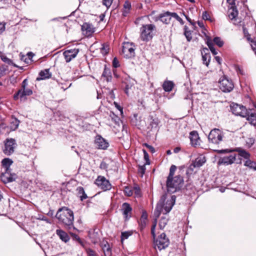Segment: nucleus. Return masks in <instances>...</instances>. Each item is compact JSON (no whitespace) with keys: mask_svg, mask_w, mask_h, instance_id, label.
I'll use <instances>...</instances> for the list:
<instances>
[{"mask_svg":"<svg viewBox=\"0 0 256 256\" xmlns=\"http://www.w3.org/2000/svg\"><path fill=\"white\" fill-rule=\"evenodd\" d=\"M58 223L68 229L74 228V216L73 212L67 207L60 208L56 215Z\"/></svg>","mask_w":256,"mask_h":256,"instance_id":"nucleus-1","label":"nucleus"},{"mask_svg":"<svg viewBox=\"0 0 256 256\" xmlns=\"http://www.w3.org/2000/svg\"><path fill=\"white\" fill-rule=\"evenodd\" d=\"M166 194H163L158 202L156 209L154 211V216L156 217V220L160 216L162 212L163 214H167L172 210V206L175 204L176 196H172L170 200H167L166 203L164 202L166 200Z\"/></svg>","mask_w":256,"mask_h":256,"instance_id":"nucleus-2","label":"nucleus"},{"mask_svg":"<svg viewBox=\"0 0 256 256\" xmlns=\"http://www.w3.org/2000/svg\"><path fill=\"white\" fill-rule=\"evenodd\" d=\"M184 184V178L180 174L172 178H166V188L169 194H174L180 190Z\"/></svg>","mask_w":256,"mask_h":256,"instance_id":"nucleus-3","label":"nucleus"},{"mask_svg":"<svg viewBox=\"0 0 256 256\" xmlns=\"http://www.w3.org/2000/svg\"><path fill=\"white\" fill-rule=\"evenodd\" d=\"M28 80L26 78L21 84V88L13 96V98L15 100L20 99V102H25L27 100L28 96L32 94V90L28 88Z\"/></svg>","mask_w":256,"mask_h":256,"instance_id":"nucleus-4","label":"nucleus"},{"mask_svg":"<svg viewBox=\"0 0 256 256\" xmlns=\"http://www.w3.org/2000/svg\"><path fill=\"white\" fill-rule=\"evenodd\" d=\"M156 30V26L153 24L142 25L140 28V38L144 42H148L154 36L153 30Z\"/></svg>","mask_w":256,"mask_h":256,"instance_id":"nucleus-5","label":"nucleus"},{"mask_svg":"<svg viewBox=\"0 0 256 256\" xmlns=\"http://www.w3.org/2000/svg\"><path fill=\"white\" fill-rule=\"evenodd\" d=\"M224 138V132L218 128H214L210 130L208 136V140L210 143L218 145L223 141Z\"/></svg>","mask_w":256,"mask_h":256,"instance_id":"nucleus-6","label":"nucleus"},{"mask_svg":"<svg viewBox=\"0 0 256 256\" xmlns=\"http://www.w3.org/2000/svg\"><path fill=\"white\" fill-rule=\"evenodd\" d=\"M136 45L133 42H124L122 54L126 58H132L135 56Z\"/></svg>","mask_w":256,"mask_h":256,"instance_id":"nucleus-7","label":"nucleus"},{"mask_svg":"<svg viewBox=\"0 0 256 256\" xmlns=\"http://www.w3.org/2000/svg\"><path fill=\"white\" fill-rule=\"evenodd\" d=\"M214 152H216L218 154H224L228 152H238L239 156L248 160L250 159V154L247 152L244 149L240 147L236 148H227L224 150H215Z\"/></svg>","mask_w":256,"mask_h":256,"instance_id":"nucleus-8","label":"nucleus"},{"mask_svg":"<svg viewBox=\"0 0 256 256\" xmlns=\"http://www.w3.org/2000/svg\"><path fill=\"white\" fill-rule=\"evenodd\" d=\"M219 88L223 92H228L233 90L234 84L231 80L224 76L219 80Z\"/></svg>","mask_w":256,"mask_h":256,"instance_id":"nucleus-9","label":"nucleus"},{"mask_svg":"<svg viewBox=\"0 0 256 256\" xmlns=\"http://www.w3.org/2000/svg\"><path fill=\"white\" fill-rule=\"evenodd\" d=\"M170 241L164 233L161 234L157 238L154 239L155 248L157 247L159 250L165 249L168 246Z\"/></svg>","mask_w":256,"mask_h":256,"instance_id":"nucleus-10","label":"nucleus"},{"mask_svg":"<svg viewBox=\"0 0 256 256\" xmlns=\"http://www.w3.org/2000/svg\"><path fill=\"white\" fill-rule=\"evenodd\" d=\"M230 107L232 112L236 116H240L243 118L246 117L248 116V110L242 105L232 103L230 105Z\"/></svg>","mask_w":256,"mask_h":256,"instance_id":"nucleus-11","label":"nucleus"},{"mask_svg":"<svg viewBox=\"0 0 256 256\" xmlns=\"http://www.w3.org/2000/svg\"><path fill=\"white\" fill-rule=\"evenodd\" d=\"M16 145V140L14 138H6L4 141V153L6 156H10L14 152Z\"/></svg>","mask_w":256,"mask_h":256,"instance_id":"nucleus-12","label":"nucleus"},{"mask_svg":"<svg viewBox=\"0 0 256 256\" xmlns=\"http://www.w3.org/2000/svg\"><path fill=\"white\" fill-rule=\"evenodd\" d=\"M0 178L4 184H7L14 181L18 178V176L16 174L12 172V170H4L2 172Z\"/></svg>","mask_w":256,"mask_h":256,"instance_id":"nucleus-13","label":"nucleus"},{"mask_svg":"<svg viewBox=\"0 0 256 256\" xmlns=\"http://www.w3.org/2000/svg\"><path fill=\"white\" fill-rule=\"evenodd\" d=\"M96 184L104 191L110 190L112 188V185L108 180L104 176H99L95 182Z\"/></svg>","mask_w":256,"mask_h":256,"instance_id":"nucleus-14","label":"nucleus"},{"mask_svg":"<svg viewBox=\"0 0 256 256\" xmlns=\"http://www.w3.org/2000/svg\"><path fill=\"white\" fill-rule=\"evenodd\" d=\"M122 82L125 84L124 90V92L128 96L129 90L132 89V88L134 86L136 81L129 76L125 74L122 78Z\"/></svg>","mask_w":256,"mask_h":256,"instance_id":"nucleus-15","label":"nucleus"},{"mask_svg":"<svg viewBox=\"0 0 256 256\" xmlns=\"http://www.w3.org/2000/svg\"><path fill=\"white\" fill-rule=\"evenodd\" d=\"M230 153L229 156L220 158L218 160V164L228 166L234 164L236 160V154L232 152Z\"/></svg>","mask_w":256,"mask_h":256,"instance_id":"nucleus-16","label":"nucleus"},{"mask_svg":"<svg viewBox=\"0 0 256 256\" xmlns=\"http://www.w3.org/2000/svg\"><path fill=\"white\" fill-rule=\"evenodd\" d=\"M82 30L86 36L90 37L95 32L96 28L92 24L84 22L82 26Z\"/></svg>","mask_w":256,"mask_h":256,"instance_id":"nucleus-17","label":"nucleus"},{"mask_svg":"<svg viewBox=\"0 0 256 256\" xmlns=\"http://www.w3.org/2000/svg\"><path fill=\"white\" fill-rule=\"evenodd\" d=\"M80 52L78 48H71L63 52L65 60L66 62H70L73 58H75Z\"/></svg>","mask_w":256,"mask_h":256,"instance_id":"nucleus-18","label":"nucleus"},{"mask_svg":"<svg viewBox=\"0 0 256 256\" xmlns=\"http://www.w3.org/2000/svg\"><path fill=\"white\" fill-rule=\"evenodd\" d=\"M206 162V159L205 156H200L192 162V163L188 167V170L193 171L194 168L202 166Z\"/></svg>","mask_w":256,"mask_h":256,"instance_id":"nucleus-19","label":"nucleus"},{"mask_svg":"<svg viewBox=\"0 0 256 256\" xmlns=\"http://www.w3.org/2000/svg\"><path fill=\"white\" fill-rule=\"evenodd\" d=\"M132 208L128 202H124L122 204V211L125 220H128L132 216Z\"/></svg>","mask_w":256,"mask_h":256,"instance_id":"nucleus-20","label":"nucleus"},{"mask_svg":"<svg viewBox=\"0 0 256 256\" xmlns=\"http://www.w3.org/2000/svg\"><path fill=\"white\" fill-rule=\"evenodd\" d=\"M190 144L194 147H197L200 146V138L196 131L194 130L190 134Z\"/></svg>","mask_w":256,"mask_h":256,"instance_id":"nucleus-21","label":"nucleus"},{"mask_svg":"<svg viewBox=\"0 0 256 256\" xmlns=\"http://www.w3.org/2000/svg\"><path fill=\"white\" fill-rule=\"evenodd\" d=\"M94 144L98 148L102 150L107 148L109 146L108 143L100 136H97L96 137Z\"/></svg>","mask_w":256,"mask_h":256,"instance_id":"nucleus-22","label":"nucleus"},{"mask_svg":"<svg viewBox=\"0 0 256 256\" xmlns=\"http://www.w3.org/2000/svg\"><path fill=\"white\" fill-rule=\"evenodd\" d=\"M201 54L203 64L208 67L210 64L211 58L208 49L206 48H203Z\"/></svg>","mask_w":256,"mask_h":256,"instance_id":"nucleus-23","label":"nucleus"},{"mask_svg":"<svg viewBox=\"0 0 256 256\" xmlns=\"http://www.w3.org/2000/svg\"><path fill=\"white\" fill-rule=\"evenodd\" d=\"M100 246L103 250L104 256H111L112 250L106 240H103L100 243Z\"/></svg>","mask_w":256,"mask_h":256,"instance_id":"nucleus-24","label":"nucleus"},{"mask_svg":"<svg viewBox=\"0 0 256 256\" xmlns=\"http://www.w3.org/2000/svg\"><path fill=\"white\" fill-rule=\"evenodd\" d=\"M175 84L172 81L166 80L164 82L162 88L166 92H170L172 90Z\"/></svg>","mask_w":256,"mask_h":256,"instance_id":"nucleus-25","label":"nucleus"},{"mask_svg":"<svg viewBox=\"0 0 256 256\" xmlns=\"http://www.w3.org/2000/svg\"><path fill=\"white\" fill-rule=\"evenodd\" d=\"M13 161L10 158H4L2 161V166L4 170H10V166L12 164Z\"/></svg>","mask_w":256,"mask_h":256,"instance_id":"nucleus-26","label":"nucleus"},{"mask_svg":"<svg viewBox=\"0 0 256 256\" xmlns=\"http://www.w3.org/2000/svg\"><path fill=\"white\" fill-rule=\"evenodd\" d=\"M20 121L14 116H11L10 128L12 130H15L18 128Z\"/></svg>","mask_w":256,"mask_h":256,"instance_id":"nucleus-27","label":"nucleus"},{"mask_svg":"<svg viewBox=\"0 0 256 256\" xmlns=\"http://www.w3.org/2000/svg\"><path fill=\"white\" fill-rule=\"evenodd\" d=\"M160 21L166 24H170L171 18L170 15V12H166L160 14Z\"/></svg>","mask_w":256,"mask_h":256,"instance_id":"nucleus-28","label":"nucleus"},{"mask_svg":"<svg viewBox=\"0 0 256 256\" xmlns=\"http://www.w3.org/2000/svg\"><path fill=\"white\" fill-rule=\"evenodd\" d=\"M56 234L60 237V239L65 242L70 240V237L68 234L62 230H57Z\"/></svg>","mask_w":256,"mask_h":256,"instance_id":"nucleus-29","label":"nucleus"},{"mask_svg":"<svg viewBox=\"0 0 256 256\" xmlns=\"http://www.w3.org/2000/svg\"><path fill=\"white\" fill-rule=\"evenodd\" d=\"M250 111H251V110H248V116L246 117V120L250 122V123L253 126H256V114L255 113H250Z\"/></svg>","mask_w":256,"mask_h":256,"instance_id":"nucleus-30","label":"nucleus"},{"mask_svg":"<svg viewBox=\"0 0 256 256\" xmlns=\"http://www.w3.org/2000/svg\"><path fill=\"white\" fill-rule=\"evenodd\" d=\"M131 10V4L128 1L126 0L124 2L123 8L122 15L124 16H126L130 13Z\"/></svg>","mask_w":256,"mask_h":256,"instance_id":"nucleus-31","label":"nucleus"},{"mask_svg":"<svg viewBox=\"0 0 256 256\" xmlns=\"http://www.w3.org/2000/svg\"><path fill=\"white\" fill-rule=\"evenodd\" d=\"M39 76H40V78H36L37 80L49 78L51 77L52 74L50 72L49 69H45L40 72Z\"/></svg>","mask_w":256,"mask_h":256,"instance_id":"nucleus-32","label":"nucleus"},{"mask_svg":"<svg viewBox=\"0 0 256 256\" xmlns=\"http://www.w3.org/2000/svg\"><path fill=\"white\" fill-rule=\"evenodd\" d=\"M238 10L236 7H230L228 9V16L231 20L234 19L238 15Z\"/></svg>","mask_w":256,"mask_h":256,"instance_id":"nucleus-33","label":"nucleus"},{"mask_svg":"<svg viewBox=\"0 0 256 256\" xmlns=\"http://www.w3.org/2000/svg\"><path fill=\"white\" fill-rule=\"evenodd\" d=\"M102 76L105 78L107 82H110L112 80V76H111L110 70L109 68H107L106 66H105L102 74Z\"/></svg>","mask_w":256,"mask_h":256,"instance_id":"nucleus-34","label":"nucleus"},{"mask_svg":"<svg viewBox=\"0 0 256 256\" xmlns=\"http://www.w3.org/2000/svg\"><path fill=\"white\" fill-rule=\"evenodd\" d=\"M76 190L78 192V194L80 198V200L82 201L88 198L86 194L84 192V188L82 187H78Z\"/></svg>","mask_w":256,"mask_h":256,"instance_id":"nucleus-35","label":"nucleus"},{"mask_svg":"<svg viewBox=\"0 0 256 256\" xmlns=\"http://www.w3.org/2000/svg\"><path fill=\"white\" fill-rule=\"evenodd\" d=\"M150 119V125L152 128H156L160 123V120L158 118H154L152 116H149Z\"/></svg>","mask_w":256,"mask_h":256,"instance_id":"nucleus-36","label":"nucleus"},{"mask_svg":"<svg viewBox=\"0 0 256 256\" xmlns=\"http://www.w3.org/2000/svg\"><path fill=\"white\" fill-rule=\"evenodd\" d=\"M206 44L207 46H208L209 49L212 52V54L214 56L218 54V52L216 51V49L214 48V44L210 38H208L207 39Z\"/></svg>","mask_w":256,"mask_h":256,"instance_id":"nucleus-37","label":"nucleus"},{"mask_svg":"<svg viewBox=\"0 0 256 256\" xmlns=\"http://www.w3.org/2000/svg\"><path fill=\"white\" fill-rule=\"evenodd\" d=\"M110 50L109 44L106 43L102 44V47L100 48V52L103 55L107 54Z\"/></svg>","mask_w":256,"mask_h":256,"instance_id":"nucleus-38","label":"nucleus"},{"mask_svg":"<svg viewBox=\"0 0 256 256\" xmlns=\"http://www.w3.org/2000/svg\"><path fill=\"white\" fill-rule=\"evenodd\" d=\"M148 218V214L146 211L144 210L142 212L141 218H140V223H141V229L143 228L146 225V221Z\"/></svg>","mask_w":256,"mask_h":256,"instance_id":"nucleus-39","label":"nucleus"},{"mask_svg":"<svg viewBox=\"0 0 256 256\" xmlns=\"http://www.w3.org/2000/svg\"><path fill=\"white\" fill-rule=\"evenodd\" d=\"M244 165L250 168L256 170V162L252 161L250 159L246 160Z\"/></svg>","mask_w":256,"mask_h":256,"instance_id":"nucleus-40","label":"nucleus"},{"mask_svg":"<svg viewBox=\"0 0 256 256\" xmlns=\"http://www.w3.org/2000/svg\"><path fill=\"white\" fill-rule=\"evenodd\" d=\"M184 34L188 42H190L192 39V32L190 30H188V27L186 26L184 27Z\"/></svg>","mask_w":256,"mask_h":256,"instance_id":"nucleus-41","label":"nucleus"},{"mask_svg":"<svg viewBox=\"0 0 256 256\" xmlns=\"http://www.w3.org/2000/svg\"><path fill=\"white\" fill-rule=\"evenodd\" d=\"M168 222V219L166 217H162L160 220L159 226L160 229H163L166 225Z\"/></svg>","mask_w":256,"mask_h":256,"instance_id":"nucleus-42","label":"nucleus"},{"mask_svg":"<svg viewBox=\"0 0 256 256\" xmlns=\"http://www.w3.org/2000/svg\"><path fill=\"white\" fill-rule=\"evenodd\" d=\"M214 42L216 44L218 47H222L224 45V42L222 40L220 37H215L213 40Z\"/></svg>","mask_w":256,"mask_h":256,"instance_id":"nucleus-43","label":"nucleus"},{"mask_svg":"<svg viewBox=\"0 0 256 256\" xmlns=\"http://www.w3.org/2000/svg\"><path fill=\"white\" fill-rule=\"evenodd\" d=\"M132 234V232H122L120 236L122 242L124 240L128 238Z\"/></svg>","mask_w":256,"mask_h":256,"instance_id":"nucleus-44","label":"nucleus"},{"mask_svg":"<svg viewBox=\"0 0 256 256\" xmlns=\"http://www.w3.org/2000/svg\"><path fill=\"white\" fill-rule=\"evenodd\" d=\"M124 194L128 196H130L133 194V190L130 186H125L124 188Z\"/></svg>","mask_w":256,"mask_h":256,"instance_id":"nucleus-45","label":"nucleus"},{"mask_svg":"<svg viewBox=\"0 0 256 256\" xmlns=\"http://www.w3.org/2000/svg\"><path fill=\"white\" fill-rule=\"evenodd\" d=\"M133 192H134V194L136 196L140 197L141 196V191L140 187L138 185H135L132 188Z\"/></svg>","mask_w":256,"mask_h":256,"instance_id":"nucleus-46","label":"nucleus"},{"mask_svg":"<svg viewBox=\"0 0 256 256\" xmlns=\"http://www.w3.org/2000/svg\"><path fill=\"white\" fill-rule=\"evenodd\" d=\"M176 170V166L174 165H172L170 169V172L167 178H172L174 176V172Z\"/></svg>","mask_w":256,"mask_h":256,"instance_id":"nucleus-47","label":"nucleus"},{"mask_svg":"<svg viewBox=\"0 0 256 256\" xmlns=\"http://www.w3.org/2000/svg\"><path fill=\"white\" fill-rule=\"evenodd\" d=\"M8 70V67L6 66H3L0 67V78L6 74Z\"/></svg>","mask_w":256,"mask_h":256,"instance_id":"nucleus-48","label":"nucleus"},{"mask_svg":"<svg viewBox=\"0 0 256 256\" xmlns=\"http://www.w3.org/2000/svg\"><path fill=\"white\" fill-rule=\"evenodd\" d=\"M88 256H96V252L90 248H85Z\"/></svg>","mask_w":256,"mask_h":256,"instance_id":"nucleus-49","label":"nucleus"},{"mask_svg":"<svg viewBox=\"0 0 256 256\" xmlns=\"http://www.w3.org/2000/svg\"><path fill=\"white\" fill-rule=\"evenodd\" d=\"M142 152H144V159L145 160H146V163H145V164L146 165H148L150 164V159H149V156H148V152H146V150H142Z\"/></svg>","mask_w":256,"mask_h":256,"instance_id":"nucleus-50","label":"nucleus"},{"mask_svg":"<svg viewBox=\"0 0 256 256\" xmlns=\"http://www.w3.org/2000/svg\"><path fill=\"white\" fill-rule=\"evenodd\" d=\"M146 164H144L143 166H138V172L141 174V176L142 177L143 175L146 172Z\"/></svg>","mask_w":256,"mask_h":256,"instance_id":"nucleus-51","label":"nucleus"},{"mask_svg":"<svg viewBox=\"0 0 256 256\" xmlns=\"http://www.w3.org/2000/svg\"><path fill=\"white\" fill-rule=\"evenodd\" d=\"M1 59H2V60L4 62L10 65L14 64L12 60H11L10 59L8 58H7L6 56H1Z\"/></svg>","mask_w":256,"mask_h":256,"instance_id":"nucleus-52","label":"nucleus"},{"mask_svg":"<svg viewBox=\"0 0 256 256\" xmlns=\"http://www.w3.org/2000/svg\"><path fill=\"white\" fill-rule=\"evenodd\" d=\"M112 66L114 68H117L120 66V62L118 59L115 57L112 62Z\"/></svg>","mask_w":256,"mask_h":256,"instance_id":"nucleus-53","label":"nucleus"},{"mask_svg":"<svg viewBox=\"0 0 256 256\" xmlns=\"http://www.w3.org/2000/svg\"><path fill=\"white\" fill-rule=\"evenodd\" d=\"M108 166V164H107L105 161L103 160L101 162L100 168L102 170H106Z\"/></svg>","mask_w":256,"mask_h":256,"instance_id":"nucleus-54","label":"nucleus"},{"mask_svg":"<svg viewBox=\"0 0 256 256\" xmlns=\"http://www.w3.org/2000/svg\"><path fill=\"white\" fill-rule=\"evenodd\" d=\"M202 17L204 20H210V16L206 11L203 12Z\"/></svg>","mask_w":256,"mask_h":256,"instance_id":"nucleus-55","label":"nucleus"},{"mask_svg":"<svg viewBox=\"0 0 256 256\" xmlns=\"http://www.w3.org/2000/svg\"><path fill=\"white\" fill-rule=\"evenodd\" d=\"M113 0H102V4L106 8H109L112 5Z\"/></svg>","mask_w":256,"mask_h":256,"instance_id":"nucleus-56","label":"nucleus"},{"mask_svg":"<svg viewBox=\"0 0 256 256\" xmlns=\"http://www.w3.org/2000/svg\"><path fill=\"white\" fill-rule=\"evenodd\" d=\"M144 146H146L152 153L153 154L155 152V149L152 146L149 145L146 143L144 144Z\"/></svg>","mask_w":256,"mask_h":256,"instance_id":"nucleus-57","label":"nucleus"},{"mask_svg":"<svg viewBox=\"0 0 256 256\" xmlns=\"http://www.w3.org/2000/svg\"><path fill=\"white\" fill-rule=\"evenodd\" d=\"M156 226V222L152 226L151 228V233L152 236L154 239L156 238V234H155V228Z\"/></svg>","mask_w":256,"mask_h":256,"instance_id":"nucleus-58","label":"nucleus"},{"mask_svg":"<svg viewBox=\"0 0 256 256\" xmlns=\"http://www.w3.org/2000/svg\"><path fill=\"white\" fill-rule=\"evenodd\" d=\"M183 15L186 17V20L193 26H195L196 23L192 20L186 15L184 14V12L182 13Z\"/></svg>","mask_w":256,"mask_h":256,"instance_id":"nucleus-59","label":"nucleus"},{"mask_svg":"<svg viewBox=\"0 0 256 256\" xmlns=\"http://www.w3.org/2000/svg\"><path fill=\"white\" fill-rule=\"evenodd\" d=\"M170 18L172 17L175 18L176 20H178L180 17L176 12H170Z\"/></svg>","mask_w":256,"mask_h":256,"instance_id":"nucleus-60","label":"nucleus"},{"mask_svg":"<svg viewBox=\"0 0 256 256\" xmlns=\"http://www.w3.org/2000/svg\"><path fill=\"white\" fill-rule=\"evenodd\" d=\"M251 46L252 49L256 54V41H252Z\"/></svg>","mask_w":256,"mask_h":256,"instance_id":"nucleus-61","label":"nucleus"},{"mask_svg":"<svg viewBox=\"0 0 256 256\" xmlns=\"http://www.w3.org/2000/svg\"><path fill=\"white\" fill-rule=\"evenodd\" d=\"M5 30V24L0 22V34H2Z\"/></svg>","mask_w":256,"mask_h":256,"instance_id":"nucleus-62","label":"nucleus"},{"mask_svg":"<svg viewBox=\"0 0 256 256\" xmlns=\"http://www.w3.org/2000/svg\"><path fill=\"white\" fill-rule=\"evenodd\" d=\"M228 3L231 5L230 7H234L236 6L235 0H226Z\"/></svg>","mask_w":256,"mask_h":256,"instance_id":"nucleus-63","label":"nucleus"},{"mask_svg":"<svg viewBox=\"0 0 256 256\" xmlns=\"http://www.w3.org/2000/svg\"><path fill=\"white\" fill-rule=\"evenodd\" d=\"M21 60H23L26 64H29L31 62V60H30V58H28L24 56H22Z\"/></svg>","mask_w":256,"mask_h":256,"instance_id":"nucleus-64","label":"nucleus"}]
</instances>
